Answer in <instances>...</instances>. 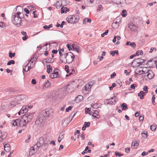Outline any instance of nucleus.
Here are the masks:
<instances>
[{"label":"nucleus","mask_w":157,"mask_h":157,"mask_svg":"<svg viewBox=\"0 0 157 157\" xmlns=\"http://www.w3.org/2000/svg\"><path fill=\"white\" fill-rule=\"evenodd\" d=\"M64 55L66 59L67 62L69 63H71L75 58V56L71 52H69L68 53H66Z\"/></svg>","instance_id":"obj_3"},{"label":"nucleus","mask_w":157,"mask_h":157,"mask_svg":"<svg viewBox=\"0 0 157 157\" xmlns=\"http://www.w3.org/2000/svg\"><path fill=\"white\" fill-rule=\"evenodd\" d=\"M90 124L91 123L90 122H85L84 125L85 126V127L88 128L90 126Z\"/></svg>","instance_id":"obj_43"},{"label":"nucleus","mask_w":157,"mask_h":157,"mask_svg":"<svg viewBox=\"0 0 157 157\" xmlns=\"http://www.w3.org/2000/svg\"><path fill=\"white\" fill-rule=\"evenodd\" d=\"M143 54V52L142 51H137L136 53V55H137V56H138L139 55H142Z\"/></svg>","instance_id":"obj_39"},{"label":"nucleus","mask_w":157,"mask_h":157,"mask_svg":"<svg viewBox=\"0 0 157 157\" xmlns=\"http://www.w3.org/2000/svg\"><path fill=\"white\" fill-rule=\"evenodd\" d=\"M110 53L112 56H114L115 54H116L117 55L118 54V50L111 51H110Z\"/></svg>","instance_id":"obj_31"},{"label":"nucleus","mask_w":157,"mask_h":157,"mask_svg":"<svg viewBox=\"0 0 157 157\" xmlns=\"http://www.w3.org/2000/svg\"><path fill=\"white\" fill-rule=\"evenodd\" d=\"M116 84L115 83H113L111 87H109V89L110 90H112L113 88L116 86Z\"/></svg>","instance_id":"obj_49"},{"label":"nucleus","mask_w":157,"mask_h":157,"mask_svg":"<svg viewBox=\"0 0 157 157\" xmlns=\"http://www.w3.org/2000/svg\"><path fill=\"white\" fill-rule=\"evenodd\" d=\"M54 6L56 7V8H59L60 6L59 2L57 1L55 4H54Z\"/></svg>","instance_id":"obj_48"},{"label":"nucleus","mask_w":157,"mask_h":157,"mask_svg":"<svg viewBox=\"0 0 157 157\" xmlns=\"http://www.w3.org/2000/svg\"><path fill=\"white\" fill-rule=\"evenodd\" d=\"M37 60V58L36 57H33L31 58V59L29 60V61H30L31 62H35Z\"/></svg>","instance_id":"obj_54"},{"label":"nucleus","mask_w":157,"mask_h":157,"mask_svg":"<svg viewBox=\"0 0 157 157\" xmlns=\"http://www.w3.org/2000/svg\"><path fill=\"white\" fill-rule=\"evenodd\" d=\"M155 97L154 96H153L152 98V104L153 105H155Z\"/></svg>","instance_id":"obj_56"},{"label":"nucleus","mask_w":157,"mask_h":157,"mask_svg":"<svg viewBox=\"0 0 157 157\" xmlns=\"http://www.w3.org/2000/svg\"><path fill=\"white\" fill-rule=\"evenodd\" d=\"M40 147V145H39V144L36 143V144L31 147V150L36 151V152H37L39 150V147Z\"/></svg>","instance_id":"obj_16"},{"label":"nucleus","mask_w":157,"mask_h":157,"mask_svg":"<svg viewBox=\"0 0 157 157\" xmlns=\"http://www.w3.org/2000/svg\"><path fill=\"white\" fill-rule=\"evenodd\" d=\"M116 74L115 72H113V73L112 74L110 75V78H114V77L116 75Z\"/></svg>","instance_id":"obj_60"},{"label":"nucleus","mask_w":157,"mask_h":157,"mask_svg":"<svg viewBox=\"0 0 157 157\" xmlns=\"http://www.w3.org/2000/svg\"><path fill=\"white\" fill-rule=\"evenodd\" d=\"M46 67L47 69H52V67L51 65L50 64H48L46 63L45 65H44Z\"/></svg>","instance_id":"obj_51"},{"label":"nucleus","mask_w":157,"mask_h":157,"mask_svg":"<svg viewBox=\"0 0 157 157\" xmlns=\"http://www.w3.org/2000/svg\"><path fill=\"white\" fill-rule=\"evenodd\" d=\"M14 19L13 20V23L17 27H19L21 25V17H16V16H13Z\"/></svg>","instance_id":"obj_7"},{"label":"nucleus","mask_w":157,"mask_h":157,"mask_svg":"<svg viewBox=\"0 0 157 157\" xmlns=\"http://www.w3.org/2000/svg\"><path fill=\"white\" fill-rule=\"evenodd\" d=\"M74 19V23L78 22L79 20V17L78 15H73Z\"/></svg>","instance_id":"obj_29"},{"label":"nucleus","mask_w":157,"mask_h":157,"mask_svg":"<svg viewBox=\"0 0 157 157\" xmlns=\"http://www.w3.org/2000/svg\"><path fill=\"white\" fill-rule=\"evenodd\" d=\"M21 14V13L19 12H18L16 14L14 13V15H13V16H16V17H21L20 15Z\"/></svg>","instance_id":"obj_55"},{"label":"nucleus","mask_w":157,"mask_h":157,"mask_svg":"<svg viewBox=\"0 0 157 157\" xmlns=\"http://www.w3.org/2000/svg\"><path fill=\"white\" fill-rule=\"evenodd\" d=\"M19 126L21 127H23L24 126H26V124L28 123L26 121V120L23 118L22 116L21 118V119H19Z\"/></svg>","instance_id":"obj_10"},{"label":"nucleus","mask_w":157,"mask_h":157,"mask_svg":"<svg viewBox=\"0 0 157 157\" xmlns=\"http://www.w3.org/2000/svg\"><path fill=\"white\" fill-rule=\"evenodd\" d=\"M141 135L144 138H146L147 136V131H144L141 133Z\"/></svg>","instance_id":"obj_34"},{"label":"nucleus","mask_w":157,"mask_h":157,"mask_svg":"<svg viewBox=\"0 0 157 157\" xmlns=\"http://www.w3.org/2000/svg\"><path fill=\"white\" fill-rule=\"evenodd\" d=\"M51 83L48 80H47L43 85V88H46L50 87L51 86Z\"/></svg>","instance_id":"obj_20"},{"label":"nucleus","mask_w":157,"mask_h":157,"mask_svg":"<svg viewBox=\"0 0 157 157\" xmlns=\"http://www.w3.org/2000/svg\"><path fill=\"white\" fill-rule=\"evenodd\" d=\"M143 90L146 91V93H147L148 92L147 86H145L143 88Z\"/></svg>","instance_id":"obj_62"},{"label":"nucleus","mask_w":157,"mask_h":157,"mask_svg":"<svg viewBox=\"0 0 157 157\" xmlns=\"http://www.w3.org/2000/svg\"><path fill=\"white\" fill-rule=\"evenodd\" d=\"M53 113V110L51 109H46L41 112L39 114L35 124H42L45 121L46 118L49 117Z\"/></svg>","instance_id":"obj_1"},{"label":"nucleus","mask_w":157,"mask_h":157,"mask_svg":"<svg viewBox=\"0 0 157 157\" xmlns=\"http://www.w3.org/2000/svg\"><path fill=\"white\" fill-rule=\"evenodd\" d=\"M71 72L70 73L71 75L75 74L76 72L75 71V69H70Z\"/></svg>","instance_id":"obj_53"},{"label":"nucleus","mask_w":157,"mask_h":157,"mask_svg":"<svg viewBox=\"0 0 157 157\" xmlns=\"http://www.w3.org/2000/svg\"><path fill=\"white\" fill-rule=\"evenodd\" d=\"M115 154L117 156H118L119 157H121L123 155V154L122 153H120L117 151H116L115 152Z\"/></svg>","instance_id":"obj_47"},{"label":"nucleus","mask_w":157,"mask_h":157,"mask_svg":"<svg viewBox=\"0 0 157 157\" xmlns=\"http://www.w3.org/2000/svg\"><path fill=\"white\" fill-rule=\"evenodd\" d=\"M135 72L138 75H140L143 74H145V71L143 70V69L141 70H140L139 69H135Z\"/></svg>","instance_id":"obj_22"},{"label":"nucleus","mask_w":157,"mask_h":157,"mask_svg":"<svg viewBox=\"0 0 157 157\" xmlns=\"http://www.w3.org/2000/svg\"><path fill=\"white\" fill-rule=\"evenodd\" d=\"M64 134H62L61 133H60L58 139V141L59 142H60L61 140L64 138Z\"/></svg>","instance_id":"obj_35"},{"label":"nucleus","mask_w":157,"mask_h":157,"mask_svg":"<svg viewBox=\"0 0 157 157\" xmlns=\"http://www.w3.org/2000/svg\"><path fill=\"white\" fill-rule=\"evenodd\" d=\"M19 122V119H17L15 120H14L13 121H12V122H11V124H12L13 126H16L17 125V124Z\"/></svg>","instance_id":"obj_30"},{"label":"nucleus","mask_w":157,"mask_h":157,"mask_svg":"<svg viewBox=\"0 0 157 157\" xmlns=\"http://www.w3.org/2000/svg\"><path fill=\"white\" fill-rule=\"evenodd\" d=\"M18 104V102L16 101H12L10 103V104L11 105V106H12V107H13L14 106H15L16 105H17Z\"/></svg>","instance_id":"obj_36"},{"label":"nucleus","mask_w":157,"mask_h":157,"mask_svg":"<svg viewBox=\"0 0 157 157\" xmlns=\"http://www.w3.org/2000/svg\"><path fill=\"white\" fill-rule=\"evenodd\" d=\"M28 38V36L27 35L25 36H23L22 38V39L23 40L25 41Z\"/></svg>","instance_id":"obj_63"},{"label":"nucleus","mask_w":157,"mask_h":157,"mask_svg":"<svg viewBox=\"0 0 157 157\" xmlns=\"http://www.w3.org/2000/svg\"><path fill=\"white\" fill-rule=\"evenodd\" d=\"M6 109V106L2 104L0 106V110H3Z\"/></svg>","instance_id":"obj_50"},{"label":"nucleus","mask_w":157,"mask_h":157,"mask_svg":"<svg viewBox=\"0 0 157 157\" xmlns=\"http://www.w3.org/2000/svg\"><path fill=\"white\" fill-rule=\"evenodd\" d=\"M117 83L118 84L120 87H121L122 85V82L119 80L117 81Z\"/></svg>","instance_id":"obj_59"},{"label":"nucleus","mask_w":157,"mask_h":157,"mask_svg":"<svg viewBox=\"0 0 157 157\" xmlns=\"http://www.w3.org/2000/svg\"><path fill=\"white\" fill-rule=\"evenodd\" d=\"M33 115L34 114L33 113H28L23 115L22 117L28 123L33 119Z\"/></svg>","instance_id":"obj_6"},{"label":"nucleus","mask_w":157,"mask_h":157,"mask_svg":"<svg viewBox=\"0 0 157 157\" xmlns=\"http://www.w3.org/2000/svg\"><path fill=\"white\" fill-rule=\"evenodd\" d=\"M83 99V97L82 96L79 95L78 96L75 98V101L77 102H79L82 101Z\"/></svg>","instance_id":"obj_24"},{"label":"nucleus","mask_w":157,"mask_h":157,"mask_svg":"<svg viewBox=\"0 0 157 157\" xmlns=\"http://www.w3.org/2000/svg\"><path fill=\"white\" fill-rule=\"evenodd\" d=\"M72 84L71 82H69L67 85L62 87L61 89V91L63 92V94H66L68 93L67 91L70 89L69 86H71Z\"/></svg>","instance_id":"obj_8"},{"label":"nucleus","mask_w":157,"mask_h":157,"mask_svg":"<svg viewBox=\"0 0 157 157\" xmlns=\"http://www.w3.org/2000/svg\"><path fill=\"white\" fill-rule=\"evenodd\" d=\"M37 143L39 144L41 147L44 144H45V142L44 141V138L43 137H40L38 140Z\"/></svg>","instance_id":"obj_17"},{"label":"nucleus","mask_w":157,"mask_h":157,"mask_svg":"<svg viewBox=\"0 0 157 157\" xmlns=\"http://www.w3.org/2000/svg\"><path fill=\"white\" fill-rule=\"evenodd\" d=\"M101 105L99 104L95 103L94 109H98L101 107Z\"/></svg>","instance_id":"obj_41"},{"label":"nucleus","mask_w":157,"mask_h":157,"mask_svg":"<svg viewBox=\"0 0 157 157\" xmlns=\"http://www.w3.org/2000/svg\"><path fill=\"white\" fill-rule=\"evenodd\" d=\"M4 150L7 152L10 151L11 148L10 145L5 142L4 143Z\"/></svg>","instance_id":"obj_14"},{"label":"nucleus","mask_w":157,"mask_h":157,"mask_svg":"<svg viewBox=\"0 0 157 157\" xmlns=\"http://www.w3.org/2000/svg\"><path fill=\"white\" fill-rule=\"evenodd\" d=\"M136 85L135 84H132L131 85L130 87L129 88V89H130V88H131V89H132L133 90L135 89V86Z\"/></svg>","instance_id":"obj_57"},{"label":"nucleus","mask_w":157,"mask_h":157,"mask_svg":"<svg viewBox=\"0 0 157 157\" xmlns=\"http://www.w3.org/2000/svg\"><path fill=\"white\" fill-rule=\"evenodd\" d=\"M73 17H73V15L72 16L70 15L67 18L66 20L68 23H74Z\"/></svg>","instance_id":"obj_19"},{"label":"nucleus","mask_w":157,"mask_h":157,"mask_svg":"<svg viewBox=\"0 0 157 157\" xmlns=\"http://www.w3.org/2000/svg\"><path fill=\"white\" fill-rule=\"evenodd\" d=\"M121 107L122 108V110H125L128 108L127 105L125 103L121 104Z\"/></svg>","instance_id":"obj_33"},{"label":"nucleus","mask_w":157,"mask_h":157,"mask_svg":"<svg viewBox=\"0 0 157 157\" xmlns=\"http://www.w3.org/2000/svg\"><path fill=\"white\" fill-rule=\"evenodd\" d=\"M108 32H109L108 30H106L104 33H102L101 34V36L102 37H103L105 35H107L108 34Z\"/></svg>","instance_id":"obj_46"},{"label":"nucleus","mask_w":157,"mask_h":157,"mask_svg":"<svg viewBox=\"0 0 157 157\" xmlns=\"http://www.w3.org/2000/svg\"><path fill=\"white\" fill-rule=\"evenodd\" d=\"M96 83L95 80H93L89 83L88 87L87 88V86L86 85L82 89V92L85 93V94L87 93L90 90L91 86Z\"/></svg>","instance_id":"obj_5"},{"label":"nucleus","mask_w":157,"mask_h":157,"mask_svg":"<svg viewBox=\"0 0 157 157\" xmlns=\"http://www.w3.org/2000/svg\"><path fill=\"white\" fill-rule=\"evenodd\" d=\"M26 96L24 95H20L17 96H15L14 97L15 99L19 101L23 100L25 98Z\"/></svg>","instance_id":"obj_18"},{"label":"nucleus","mask_w":157,"mask_h":157,"mask_svg":"<svg viewBox=\"0 0 157 157\" xmlns=\"http://www.w3.org/2000/svg\"><path fill=\"white\" fill-rule=\"evenodd\" d=\"M151 129L153 131H155L156 130L157 126L155 124L151 125L150 127Z\"/></svg>","instance_id":"obj_32"},{"label":"nucleus","mask_w":157,"mask_h":157,"mask_svg":"<svg viewBox=\"0 0 157 157\" xmlns=\"http://www.w3.org/2000/svg\"><path fill=\"white\" fill-rule=\"evenodd\" d=\"M144 92L142 91H140L138 94V96L140 97V98L141 99H143L144 98Z\"/></svg>","instance_id":"obj_28"},{"label":"nucleus","mask_w":157,"mask_h":157,"mask_svg":"<svg viewBox=\"0 0 157 157\" xmlns=\"http://www.w3.org/2000/svg\"><path fill=\"white\" fill-rule=\"evenodd\" d=\"M155 58L151 59L149 60H148L147 63L146 65L147 66L144 67L145 68H153L154 67L155 64L157 63L156 60H155Z\"/></svg>","instance_id":"obj_4"},{"label":"nucleus","mask_w":157,"mask_h":157,"mask_svg":"<svg viewBox=\"0 0 157 157\" xmlns=\"http://www.w3.org/2000/svg\"><path fill=\"white\" fill-rule=\"evenodd\" d=\"M66 46L67 47L69 51H71L72 49L70 47V45L69 44H67L66 45Z\"/></svg>","instance_id":"obj_64"},{"label":"nucleus","mask_w":157,"mask_h":157,"mask_svg":"<svg viewBox=\"0 0 157 157\" xmlns=\"http://www.w3.org/2000/svg\"><path fill=\"white\" fill-rule=\"evenodd\" d=\"M6 133H4L3 135H1V139L2 140H3L6 138Z\"/></svg>","instance_id":"obj_44"},{"label":"nucleus","mask_w":157,"mask_h":157,"mask_svg":"<svg viewBox=\"0 0 157 157\" xmlns=\"http://www.w3.org/2000/svg\"><path fill=\"white\" fill-rule=\"evenodd\" d=\"M116 96H114L111 98L106 100V101L108 102V104L114 105L117 102Z\"/></svg>","instance_id":"obj_9"},{"label":"nucleus","mask_w":157,"mask_h":157,"mask_svg":"<svg viewBox=\"0 0 157 157\" xmlns=\"http://www.w3.org/2000/svg\"><path fill=\"white\" fill-rule=\"evenodd\" d=\"M139 144V141L138 140L132 142V145L134 147L136 146V148L138 146Z\"/></svg>","instance_id":"obj_37"},{"label":"nucleus","mask_w":157,"mask_h":157,"mask_svg":"<svg viewBox=\"0 0 157 157\" xmlns=\"http://www.w3.org/2000/svg\"><path fill=\"white\" fill-rule=\"evenodd\" d=\"M85 134L83 132H82V134L80 136L82 137V140H84L85 139Z\"/></svg>","instance_id":"obj_61"},{"label":"nucleus","mask_w":157,"mask_h":157,"mask_svg":"<svg viewBox=\"0 0 157 157\" xmlns=\"http://www.w3.org/2000/svg\"><path fill=\"white\" fill-rule=\"evenodd\" d=\"M15 63V61L14 60H11L9 61L7 63L8 65H10L11 64H14Z\"/></svg>","instance_id":"obj_42"},{"label":"nucleus","mask_w":157,"mask_h":157,"mask_svg":"<svg viewBox=\"0 0 157 157\" xmlns=\"http://www.w3.org/2000/svg\"><path fill=\"white\" fill-rule=\"evenodd\" d=\"M34 66L35 63L34 62L29 61L28 63L25 64V65L24 64L23 66V69H25V68H26L27 67H28V69H31L33 68Z\"/></svg>","instance_id":"obj_11"},{"label":"nucleus","mask_w":157,"mask_h":157,"mask_svg":"<svg viewBox=\"0 0 157 157\" xmlns=\"http://www.w3.org/2000/svg\"><path fill=\"white\" fill-rule=\"evenodd\" d=\"M147 74L146 75V76L148 78L150 79L153 78L154 74L152 71L149 69L147 72L145 73V74H147Z\"/></svg>","instance_id":"obj_15"},{"label":"nucleus","mask_w":157,"mask_h":157,"mask_svg":"<svg viewBox=\"0 0 157 157\" xmlns=\"http://www.w3.org/2000/svg\"><path fill=\"white\" fill-rule=\"evenodd\" d=\"M126 45H129L134 48H135L136 46V44L134 42L131 43L130 41H127L126 43Z\"/></svg>","instance_id":"obj_27"},{"label":"nucleus","mask_w":157,"mask_h":157,"mask_svg":"<svg viewBox=\"0 0 157 157\" xmlns=\"http://www.w3.org/2000/svg\"><path fill=\"white\" fill-rule=\"evenodd\" d=\"M54 61V59L53 58H46L43 61V63H50L53 62Z\"/></svg>","instance_id":"obj_21"},{"label":"nucleus","mask_w":157,"mask_h":157,"mask_svg":"<svg viewBox=\"0 0 157 157\" xmlns=\"http://www.w3.org/2000/svg\"><path fill=\"white\" fill-rule=\"evenodd\" d=\"M114 3L119 5V4H121L124 3L125 2V0H111Z\"/></svg>","instance_id":"obj_25"},{"label":"nucleus","mask_w":157,"mask_h":157,"mask_svg":"<svg viewBox=\"0 0 157 157\" xmlns=\"http://www.w3.org/2000/svg\"><path fill=\"white\" fill-rule=\"evenodd\" d=\"M128 27L130 30L132 31L136 32L137 31V27L136 25L133 24V23H131L128 25Z\"/></svg>","instance_id":"obj_12"},{"label":"nucleus","mask_w":157,"mask_h":157,"mask_svg":"<svg viewBox=\"0 0 157 157\" xmlns=\"http://www.w3.org/2000/svg\"><path fill=\"white\" fill-rule=\"evenodd\" d=\"M126 12V10H122L121 15L123 17H125L127 15V14H124V13Z\"/></svg>","instance_id":"obj_45"},{"label":"nucleus","mask_w":157,"mask_h":157,"mask_svg":"<svg viewBox=\"0 0 157 157\" xmlns=\"http://www.w3.org/2000/svg\"><path fill=\"white\" fill-rule=\"evenodd\" d=\"M28 111V109L27 108V105L23 106L21 109L20 110V112H22L24 113H26Z\"/></svg>","instance_id":"obj_23"},{"label":"nucleus","mask_w":157,"mask_h":157,"mask_svg":"<svg viewBox=\"0 0 157 157\" xmlns=\"http://www.w3.org/2000/svg\"><path fill=\"white\" fill-rule=\"evenodd\" d=\"M69 11V9L66 7H62L61 9V13H66L67 12H68Z\"/></svg>","instance_id":"obj_26"},{"label":"nucleus","mask_w":157,"mask_h":157,"mask_svg":"<svg viewBox=\"0 0 157 157\" xmlns=\"http://www.w3.org/2000/svg\"><path fill=\"white\" fill-rule=\"evenodd\" d=\"M0 27H1L2 28H5L6 27V26L4 25V23L3 22H0Z\"/></svg>","instance_id":"obj_52"},{"label":"nucleus","mask_w":157,"mask_h":157,"mask_svg":"<svg viewBox=\"0 0 157 157\" xmlns=\"http://www.w3.org/2000/svg\"><path fill=\"white\" fill-rule=\"evenodd\" d=\"M55 71L54 72L52 73V75H51L50 77L51 78H56L59 77V73L58 71L59 69H54Z\"/></svg>","instance_id":"obj_13"},{"label":"nucleus","mask_w":157,"mask_h":157,"mask_svg":"<svg viewBox=\"0 0 157 157\" xmlns=\"http://www.w3.org/2000/svg\"><path fill=\"white\" fill-rule=\"evenodd\" d=\"M9 57L10 58H12L13 57H14L15 55V53H12L11 51H10L9 53Z\"/></svg>","instance_id":"obj_38"},{"label":"nucleus","mask_w":157,"mask_h":157,"mask_svg":"<svg viewBox=\"0 0 157 157\" xmlns=\"http://www.w3.org/2000/svg\"><path fill=\"white\" fill-rule=\"evenodd\" d=\"M146 61L140 58H137L134 59L132 62V66L133 68H137L140 65L143 64Z\"/></svg>","instance_id":"obj_2"},{"label":"nucleus","mask_w":157,"mask_h":157,"mask_svg":"<svg viewBox=\"0 0 157 157\" xmlns=\"http://www.w3.org/2000/svg\"><path fill=\"white\" fill-rule=\"evenodd\" d=\"M72 107V106H69L65 110L66 112H68L69 110H71Z\"/></svg>","instance_id":"obj_58"},{"label":"nucleus","mask_w":157,"mask_h":157,"mask_svg":"<svg viewBox=\"0 0 157 157\" xmlns=\"http://www.w3.org/2000/svg\"><path fill=\"white\" fill-rule=\"evenodd\" d=\"M98 7L99 8V9H98L97 10V11L98 12L100 11L103 9V8L102 7V5H98Z\"/></svg>","instance_id":"obj_40"}]
</instances>
